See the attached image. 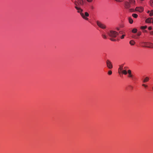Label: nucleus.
<instances>
[{
	"mask_svg": "<svg viewBox=\"0 0 153 153\" xmlns=\"http://www.w3.org/2000/svg\"><path fill=\"white\" fill-rule=\"evenodd\" d=\"M108 35L111 38L110 39L112 41H115L116 39H114L117 36L119 35V33L116 31L111 30L107 33Z\"/></svg>",
	"mask_w": 153,
	"mask_h": 153,
	"instance_id": "nucleus-1",
	"label": "nucleus"
},
{
	"mask_svg": "<svg viewBox=\"0 0 153 153\" xmlns=\"http://www.w3.org/2000/svg\"><path fill=\"white\" fill-rule=\"evenodd\" d=\"M75 8L78 10V12L80 13L81 16L83 19L86 20H88V18L85 17L84 13H82L83 11L82 9H81L80 7H78V6H75Z\"/></svg>",
	"mask_w": 153,
	"mask_h": 153,
	"instance_id": "nucleus-2",
	"label": "nucleus"
},
{
	"mask_svg": "<svg viewBox=\"0 0 153 153\" xmlns=\"http://www.w3.org/2000/svg\"><path fill=\"white\" fill-rule=\"evenodd\" d=\"M143 46L148 48H153V44L150 42H143L142 43Z\"/></svg>",
	"mask_w": 153,
	"mask_h": 153,
	"instance_id": "nucleus-3",
	"label": "nucleus"
},
{
	"mask_svg": "<svg viewBox=\"0 0 153 153\" xmlns=\"http://www.w3.org/2000/svg\"><path fill=\"white\" fill-rule=\"evenodd\" d=\"M106 64L107 67L109 69H112L113 67L111 62L109 60H107L106 61Z\"/></svg>",
	"mask_w": 153,
	"mask_h": 153,
	"instance_id": "nucleus-4",
	"label": "nucleus"
},
{
	"mask_svg": "<svg viewBox=\"0 0 153 153\" xmlns=\"http://www.w3.org/2000/svg\"><path fill=\"white\" fill-rule=\"evenodd\" d=\"M76 6H82L84 4L83 1L82 0H77V1L75 2V3Z\"/></svg>",
	"mask_w": 153,
	"mask_h": 153,
	"instance_id": "nucleus-5",
	"label": "nucleus"
},
{
	"mask_svg": "<svg viewBox=\"0 0 153 153\" xmlns=\"http://www.w3.org/2000/svg\"><path fill=\"white\" fill-rule=\"evenodd\" d=\"M97 25L103 29L106 28V27L105 25L99 22V21H97Z\"/></svg>",
	"mask_w": 153,
	"mask_h": 153,
	"instance_id": "nucleus-6",
	"label": "nucleus"
},
{
	"mask_svg": "<svg viewBox=\"0 0 153 153\" xmlns=\"http://www.w3.org/2000/svg\"><path fill=\"white\" fill-rule=\"evenodd\" d=\"M136 11L142 12L143 10V8L142 7H137L135 9Z\"/></svg>",
	"mask_w": 153,
	"mask_h": 153,
	"instance_id": "nucleus-7",
	"label": "nucleus"
},
{
	"mask_svg": "<svg viewBox=\"0 0 153 153\" xmlns=\"http://www.w3.org/2000/svg\"><path fill=\"white\" fill-rule=\"evenodd\" d=\"M125 7L126 8H129L130 7V4L128 2H126L125 3Z\"/></svg>",
	"mask_w": 153,
	"mask_h": 153,
	"instance_id": "nucleus-8",
	"label": "nucleus"
},
{
	"mask_svg": "<svg viewBox=\"0 0 153 153\" xmlns=\"http://www.w3.org/2000/svg\"><path fill=\"white\" fill-rule=\"evenodd\" d=\"M152 18H149L146 21V22L147 23H151L152 22Z\"/></svg>",
	"mask_w": 153,
	"mask_h": 153,
	"instance_id": "nucleus-9",
	"label": "nucleus"
},
{
	"mask_svg": "<svg viewBox=\"0 0 153 153\" xmlns=\"http://www.w3.org/2000/svg\"><path fill=\"white\" fill-rule=\"evenodd\" d=\"M149 80V78L148 77H146L143 80V82L144 83L148 82Z\"/></svg>",
	"mask_w": 153,
	"mask_h": 153,
	"instance_id": "nucleus-10",
	"label": "nucleus"
},
{
	"mask_svg": "<svg viewBox=\"0 0 153 153\" xmlns=\"http://www.w3.org/2000/svg\"><path fill=\"white\" fill-rule=\"evenodd\" d=\"M123 65L122 64L121 65H119V68H118V70H119L120 71H122V70L123 69Z\"/></svg>",
	"mask_w": 153,
	"mask_h": 153,
	"instance_id": "nucleus-11",
	"label": "nucleus"
},
{
	"mask_svg": "<svg viewBox=\"0 0 153 153\" xmlns=\"http://www.w3.org/2000/svg\"><path fill=\"white\" fill-rule=\"evenodd\" d=\"M122 73L125 75H126L127 74V71L126 70H122Z\"/></svg>",
	"mask_w": 153,
	"mask_h": 153,
	"instance_id": "nucleus-12",
	"label": "nucleus"
},
{
	"mask_svg": "<svg viewBox=\"0 0 153 153\" xmlns=\"http://www.w3.org/2000/svg\"><path fill=\"white\" fill-rule=\"evenodd\" d=\"M128 20L130 24H132L133 23V20L131 18L129 17L128 18Z\"/></svg>",
	"mask_w": 153,
	"mask_h": 153,
	"instance_id": "nucleus-13",
	"label": "nucleus"
},
{
	"mask_svg": "<svg viewBox=\"0 0 153 153\" xmlns=\"http://www.w3.org/2000/svg\"><path fill=\"white\" fill-rule=\"evenodd\" d=\"M129 43L130 45H133L134 44L135 42L133 40H131L130 41Z\"/></svg>",
	"mask_w": 153,
	"mask_h": 153,
	"instance_id": "nucleus-14",
	"label": "nucleus"
},
{
	"mask_svg": "<svg viewBox=\"0 0 153 153\" xmlns=\"http://www.w3.org/2000/svg\"><path fill=\"white\" fill-rule=\"evenodd\" d=\"M147 28V26H141L140 27V29L143 30H145V29L146 28Z\"/></svg>",
	"mask_w": 153,
	"mask_h": 153,
	"instance_id": "nucleus-15",
	"label": "nucleus"
},
{
	"mask_svg": "<svg viewBox=\"0 0 153 153\" xmlns=\"http://www.w3.org/2000/svg\"><path fill=\"white\" fill-rule=\"evenodd\" d=\"M137 31V29L134 28L132 30V32L134 33H136Z\"/></svg>",
	"mask_w": 153,
	"mask_h": 153,
	"instance_id": "nucleus-16",
	"label": "nucleus"
},
{
	"mask_svg": "<svg viewBox=\"0 0 153 153\" xmlns=\"http://www.w3.org/2000/svg\"><path fill=\"white\" fill-rule=\"evenodd\" d=\"M128 77L131 78L132 79H133V76L132 74H128Z\"/></svg>",
	"mask_w": 153,
	"mask_h": 153,
	"instance_id": "nucleus-17",
	"label": "nucleus"
},
{
	"mask_svg": "<svg viewBox=\"0 0 153 153\" xmlns=\"http://www.w3.org/2000/svg\"><path fill=\"white\" fill-rule=\"evenodd\" d=\"M132 16L134 18H137V17L138 15L136 14L133 13L132 14Z\"/></svg>",
	"mask_w": 153,
	"mask_h": 153,
	"instance_id": "nucleus-18",
	"label": "nucleus"
},
{
	"mask_svg": "<svg viewBox=\"0 0 153 153\" xmlns=\"http://www.w3.org/2000/svg\"><path fill=\"white\" fill-rule=\"evenodd\" d=\"M150 5L153 7V0H151L150 2Z\"/></svg>",
	"mask_w": 153,
	"mask_h": 153,
	"instance_id": "nucleus-19",
	"label": "nucleus"
},
{
	"mask_svg": "<svg viewBox=\"0 0 153 153\" xmlns=\"http://www.w3.org/2000/svg\"><path fill=\"white\" fill-rule=\"evenodd\" d=\"M129 1L131 3L134 4L135 3V1L134 0H129Z\"/></svg>",
	"mask_w": 153,
	"mask_h": 153,
	"instance_id": "nucleus-20",
	"label": "nucleus"
},
{
	"mask_svg": "<svg viewBox=\"0 0 153 153\" xmlns=\"http://www.w3.org/2000/svg\"><path fill=\"white\" fill-rule=\"evenodd\" d=\"M149 15L150 16H152L153 15V10H151L150 11V13L149 14Z\"/></svg>",
	"mask_w": 153,
	"mask_h": 153,
	"instance_id": "nucleus-21",
	"label": "nucleus"
},
{
	"mask_svg": "<svg viewBox=\"0 0 153 153\" xmlns=\"http://www.w3.org/2000/svg\"><path fill=\"white\" fill-rule=\"evenodd\" d=\"M112 74V71H111V70H109L108 72V74L109 75H111Z\"/></svg>",
	"mask_w": 153,
	"mask_h": 153,
	"instance_id": "nucleus-22",
	"label": "nucleus"
},
{
	"mask_svg": "<svg viewBox=\"0 0 153 153\" xmlns=\"http://www.w3.org/2000/svg\"><path fill=\"white\" fill-rule=\"evenodd\" d=\"M102 37L104 39H107V37L106 36L105 34H102Z\"/></svg>",
	"mask_w": 153,
	"mask_h": 153,
	"instance_id": "nucleus-23",
	"label": "nucleus"
},
{
	"mask_svg": "<svg viewBox=\"0 0 153 153\" xmlns=\"http://www.w3.org/2000/svg\"><path fill=\"white\" fill-rule=\"evenodd\" d=\"M85 16L86 17H88L89 16V14L87 12H85Z\"/></svg>",
	"mask_w": 153,
	"mask_h": 153,
	"instance_id": "nucleus-24",
	"label": "nucleus"
},
{
	"mask_svg": "<svg viewBox=\"0 0 153 153\" xmlns=\"http://www.w3.org/2000/svg\"><path fill=\"white\" fill-rule=\"evenodd\" d=\"M127 72L128 74H131V71L130 70H128L127 71Z\"/></svg>",
	"mask_w": 153,
	"mask_h": 153,
	"instance_id": "nucleus-25",
	"label": "nucleus"
},
{
	"mask_svg": "<svg viewBox=\"0 0 153 153\" xmlns=\"http://www.w3.org/2000/svg\"><path fill=\"white\" fill-rule=\"evenodd\" d=\"M125 36V34H123L120 37V38L121 39H123L124 38V37Z\"/></svg>",
	"mask_w": 153,
	"mask_h": 153,
	"instance_id": "nucleus-26",
	"label": "nucleus"
},
{
	"mask_svg": "<svg viewBox=\"0 0 153 153\" xmlns=\"http://www.w3.org/2000/svg\"><path fill=\"white\" fill-rule=\"evenodd\" d=\"M141 34V32H138L137 33V35L138 36H139Z\"/></svg>",
	"mask_w": 153,
	"mask_h": 153,
	"instance_id": "nucleus-27",
	"label": "nucleus"
},
{
	"mask_svg": "<svg viewBox=\"0 0 153 153\" xmlns=\"http://www.w3.org/2000/svg\"><path fill=\"white\" fill-rule=\"evenodd\" d=\"M133 37L134 39H137L138 38V37L134 35L133 36Z\"/></svg>",
	"mask_w": 153,
	"mask_h": 153,
	"instance_id": "nucleus-28",
	"label": "nucleus"
},
{
	"mask_svg": "<svg viewBox=\"0 0 153 153\" xmlns=\"http://www.w3.org/2000/svg\"><path fill=\"white\" fill-rule=\"evenodd\" d=\"M142 86H144V87L145 88H146V87H147V85H145L144 84H143L142 85Z\"/></svg>",
	"mask_w": 153,
	"mask_h": 153,
	"instance_id": "nucleus-29",
	"label": "nucleus"
},
{
	"mask_svg": "<svg viewBox=\"0 0 153 153\" xmlns=\"http://www.w3.org/2000/svg\"><path fill=\"white\" fill-rule=\"evenodd\" d=\"M143 33H147V30H143Z\"/></svg>",
	"mask_w": 153,
	"mask_h": 153,
	"instance_id": "nucleus-30",
	"label": "nucleus"
},
{
	"mask_svg": "<svg viewBox=\"0 0 153 153\" xmlns=\"http://www.w3.org/2000/svg\"><path fill=\"white\" fill-rule=\"evenodd\" d=\"M148 29L149 30H151L152 29V27H148Z\"/></svg>",
	"mask_w": 153,
	"mask_h": 153,
	"instance_id": "nucleus-31",
	"label": "nucleus"
},
{
	"mask_svg": "<svg viewBox=\"0 0 153 153\" xmlns=\"http://www.w3.org/2000/svg\"><path fill=\"white\" fill-rule=\"evenodd\" d=\"M122 71L118 70V73L120 74L122 73Z\"/></svg>",
	"mask_w": 153,
	"mask_h": 153,
	"instance_id": "nucleus-32",
	"label": "nucleus"
},
{
	"mask_svg": "<svg viewBox=\"0 0 153 153\" xmlns=\"http://www.w3.org/2000/svg\"><path fill=\"white\" fill-rule=\"evenodd\" d=\"M119 33H120V34H123V32H122V31H120L119 32Z\"/></svg>",
	"mask_w": 153,
	"mask_h": 153,
	"instance_id": "nucleus-33",
	"label": "nucleus"
},
{
	"mask_svg": "<svg viewBox=\"0 0 153 153\" xmlns=\"http://www.w3.org/2000/svg\"><path fill=\"white\" fill-rule=\"evenodd\" d=\"M87 1L88 2H91L92 1V0H87Z\"/></svg>",
	"mask_w": 153,
	"mask_h": 153,
	"instance_id": "nucleus-34",
	"label": "nucleus"
},
{
	"mask_svg": "<svg viewBox=\"0 0 153 153\" xmlns=\"http://www.w3.org/2000/svg\"><path fill=\"white\" fill-rule=\"evenodd\" d=\"M150 33L151 34L153 35V31H150Z\"/></svg>",
	"mask_w": 153,
	"mask_h": 153,
	"instance_id": "nucleus-35",
	"label": "nucleus"
},
{
	"mask_svg": "<svg viewBox=\"0 0 153 153\" xmlns=\"http://www.w3.org/2000/svg\"><path fill=\"white\" fill-rule=\"evenodd\" d=\"M116 29H117V30H120V28H119V27H117V28H116Z\"/></svg>",
	"mask_w": 153,
	"mask_h": 153,
	"instance_id": "nucleus-36",
	"label": "nucleus"
},
{
	"mask_svg": "<svg viewBox=\"0 0 153 153\" xmlns=\"http://www.w3.org/2000/svg\"><path fill=\"white\" fill-rule=\"evenodd\" d=\"M134 10L133 9H130V11H133Z\"/></svg>",
	"mask_w": 153,
	"mask_h": 153,
	"instance_id": "nucleus-37",
	"label": "nucleus"
},
{
	"mask_svg": "<svg viewBox=\"0 0 153 153\" xmlns=\"http://www.w3.org/2000/svg\"><path fill=\"white\" fill-rule=\"evenodd\" d=\"M149 12H150V11H149V10H148V11H147V13H149Z\"/></svg>",
	"mask_w": 153,
	"mask_h": 153,
	"instance_id": "nucleus-38",
	"label": "nucleus"
},
{
	"mask_svg": "<svg viewBox=\"0 0 153 153\" xmlns=\"http://www.w3.org/2000/svg\"><path fill=\"white\" fill-rule=\"evenodd\" d=\"M126 68H127V67H124V68L125 69H126Z\"/></svg>",
	"mask_w": 153,
	"mask_h": 153,
	"instance_id": "nucleus-39",
	"label": "nucleus"
},
{
	"mask_svg": "<svg viewBox=\"0 0 153 153\" xmlns=\"http://www.w3.org/2000/svg\"><path fill=\"white\" fill-rule=\"evenodd\" d=\"M91 8H92V9H94V7L93 6H92Z\"/></svg>",
	"mask_w": 153,
	"mask_h": 153,
	"instance_id": "nucleus-40",
	"label": "nucleus"
},
{
	"mask_svg": "<svg viewBox=\"0 0 153 153\" xmlns=\"http://www.w3.org/2000/svg\"><path fill=\"white\" fill-rule=\"evenodd\" d=\"M152 90L153 91V86L152 87Z\"/></svg>",
	"mask_w": 153,
	"mask_h": 153,
	"instance_id": "nucleus-41",
	"label": "nucleus"
},
{
	"mask_svg": "<svg viewBox=\"0 0 153 153\" xmlns=\"http://www.w3.org/2000/svg\"><path fill=\"white\" fill-rule=\"evenodd\" d=\"M152 23H153V19H152Z\"/></svg>",
	"mask_w": 153,
	"mask_h": 153,
	"instance_id": "nucleus-42",
	"label": "nucleus"
}]
</instances>
